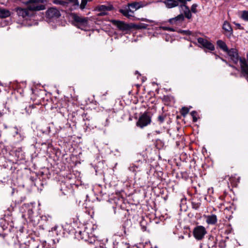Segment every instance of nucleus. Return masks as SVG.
Returning a JSON list of instances; mask_svg holds the SVG:
<instances>
[{
    "mask_svg": "<svg viewBox=\"0 0 248 248\" xmlns=\"http://www.w3.org/2000/svg\"><path fill=\"white\" fill-rule=\"evenodd\" d=\"M43 2V0H29L27 3V8L18 7L16 9V11L19 16L26 18L30 16L29 11H34L45 9V6L42 4Z\"/></svg>",
    "mask_w": 248,
    "mask_h": 248,
    "instance_id": "obj_1",
    "label": "nucleus"
},
{
    "mask_svg": "<svg viewBox=\"0 0 248 248\" xmlns=\"http://www.w3.org/2000/svg\"><path fill=\"white\" fill-rule=\"evenodd\" d=\"M230 60L234 63L237 64L240 62L242 73H244L248 76V64L245 58L239 57L238 51L235 48H231L227 52Z\"/></svg>",
    "mask_w": 248,
    "mask_h": 248,
    "instance_id": "obj_2",
    "label": "nucleus"
},
{
    "mask_svg": "<svg viewBox=\"0 0 248 248\" xmlns=\"http://www.w3.org/2000/svg\"><path fill=\"white\" fill-rule=\"evenodd\" d=\"M132 6L131 3H128L120 9L119 12L127 18L132 19L134 17V12L137 11Z\"/></svg>",
    "mask_w": 248,
    "mask_h": 248,
    "instance_id": "obj_3",
    "label": "nucleus"
},
{
    "mask_svg": "<svg viewBox=\"0 0 248 248\" xmlns=\"http://www.w3.org/2000/svg\"><path fill=\"white\" fill-rule=\"evenodd\" d=\"M132 6L131 3H128L120 9L119 12L127 18L132 19L134 17V12L137 11Z\"/></svg>",
    "mask_w": 248,
    "mask_h": 248,
    "instance_id": "obj_4",
    "label": "nucleus"
},
{
    "mask_svg": "<svg viewBox=\"0 0 248 248\" xmlns=\"http://www.w3.org/2000/svg\"><path fill=\"white\" fill-rule=\"evenodd\" d=\"M151 122V118L149 115V112H145L140 116L138 121L137 122L136 125L137 126L140 128L148 125Z\"/></svg>",
    "mask_w": 248,
    "mask_h": 248,
    "instance_id": "obj_5",
    "label": "nucleus"
},
{
    "mask_svg": "<svg viewBox=\"0 0 248 248\" xmlns=\"http://www.w3.org/2000/svg\"><path fill=\"white\" fill-rule=\"evenodd\" d=\"M191 0H166L164 3L168 8H172L176 6H179L183 8L185 4H186L187 1Z\"/></svg>",
    "mask_w": 248,
    "mask_h": 248,
    "instance_id": "obj_6",
    "label": "nucleus"
},
{
    "mask_svg": "<svg viewBox=\"0 0 248 248\" xmlns=\"http://www.w3.org/2000/svg\"><path fill=\"white\" fill-rule=\"evenodd\" d=\"M207 233L205 228L202 226L196 227L193 231L194 237L198 240L202 239Z\"/></svg>",
    "mask_w": 248,
    "mask_h": 248,
    "instance_id": "obj_7",
    "label": "nucleus"
},
{
    "mask_svg": "<svg viewBox=\"0 0 248 248\" xmlns=\"http://www.w3.org/2000/svg\"><path fill=\"white\" fill-rule=\"evenodd\" d=\"M61 16L59 11L54 8H50L47 9V22L54 21Z\"/></svg>",
    "mask_w": 248,
    "mask_h": 248,
    "instance_id": "obj_8",
    "label": "nucleus"
},
{
    "mask_svg": "<svg viewBox=\"0 0 248 248\" xmlns=\"http://www.w3.org/2000/svg\"><path fill=\"white\" fill-rule=\"evenodd\" d=\"M113 9V5L109 3L99 5L97 7V10L99 12L98 14V16H103L107 15L108 14V12L112 10Z\"/></svg>",
    "mask_w": 248,
    "mask_h": 248,
    "instance_id": "obj_9",
    "label": "nucleus"
},
{
    "mask_svg": "<svg viewBox=\"0 0 248 248\" xmlns=\"http://www.w3.org/2000/svg\"><path fill=\"white\" fill-rule=\"evenodd\" d=\"M197 41L201 47L207 49L210 51L215 50L214 45L207 40L200 37L198 38Z\"/></svg>",
    "mask_w": 248,
    "mask_h": 248,
    "instance_id": "obj_10",
    "label": "nucleus"
},
{
    "mask_svg": "<svg viewBox=\"0 0 248 248\" xmlns=\"http://www.w3.org/2000/svg\"><path fill=\"white\" fill-rule=\"evenodd\" d=\"M76 236L85 241L91 243V239L92 234L89 233L87 229H85L83 231H79L76 232Z\"/></svg>",
    "mask_w": 248,
    "mask_h": 248,
    "instance_id": "obj_11",
    "label": "nucleus"
},
{
    "mask_svg": "<svg viewBox=\"0 0 248 248\" xmlns=\"http://www.w3.org/2000/svg\"><path fill=\"white\" fill-rule=\"evenodd\" d=\"M112 23L121 31H127L131 28V27L128 24L125 23L123 21L114 20L112 21Z\"/></svg>",
    "mask_w": 248,
    "mask_h": 248,
    "instance_id": "obj_12",
    "label": "nucleus"
},
{
    "mask_svg": "<svg viewBox=\"0 0 248 248\" xmlns=\"http://www.w3.org/2000/svg\"><path fill=\"white\" fill-rule=\"evenodd\" d=\"M222 29L224 30V34L230 38L233 33V30L230 23L227 21H224Z\"/></svg>",
    "mask_w": 248,
    "mask_h": 248,
    "instance_id": "obj_13",
    "label": "nucleus"
},
{
    "mask_svg": "<svg viewBox=\"0 0 248 248\" xmlns=\"http://www.w3.org/2000/svg\"><path fill=\"white\" fill-rule=\"evenodd\" d=\"M34 203H25L22 206V208L24 209L25 212L27 213L28 218L30 219L31 218L33 213V209L34 207Z\"/></svg>",
    "mask_w": 248,
    "mask_h": 248,
    "instance_id": "obj_14",
    "label": "nucleus"
},
{
    "mask_svg": "<svg viewBox=\"0 0 248 248\" xmlns=\"http://www.w3.org/2000/svg\"><path fill=\"white\" fill-rule=\"evenodd\" d=\"M205 218L206 222L209 225H214L217 222V216L214 214L205 216Z\"/></svg>",
    "mask_w": 248,
    "mask_h": 248,
    "instance_id": "obj_15",
    "label": "nucleus"
},
{
    "mask_svg": "<svg viewBox=\"0 0 248 248\" xmlns=\"http://www.w3.org/2000/svg\"><path fill=\"white\" fill-rule=\"evenodd\" d=\"M208 248H218L217 245V239L214 236H210L207 242Z\"/></svg>",
    "mask_w": 248,
    "mask_h": 248,
    "instance_id": "obj_16",
    "label": "nucleus"
},
{
    "mask_svg": "<svg viewBox=\"0 0 248 248\" xmlns=\"http://www.w3.org/2000/svg\"><path fill=\"white\" fill-rule=\"evenodd\" d=\"M74 20L79 25L84 26L87 24V20L85 17H82L78 16H74Z\"/></svg>",
    "mask_w": 248,
    "mask_h": 248,
    "instance_id": "obj_17",
    "label": "nucleus"
},
{
    "mask_svg": "<svg viewBox=\"0 0 248 248\" xmlns=\"http://www.w3.org/2000/svg\"><path fill=\"white\" fill-rule=\"evenodd\" d=\"M184 20V16L182 14H180L174 18L169 19V22L172 24L178 25Z\"/></svg>",
    "mask_w": 248,
    "mask_h": 248,
    "instance_id": "obj_18",
    "label": "nucleus"
},
{
    "mask_svg": "<svg viewBox=\"0 0 248 248\" xmlns=\"http://www.w3.org/2000/svg\"><path fill=\"white\" fill-rule=\"evenodd\" d=\"M217 45L221 50L225 52H227L229 50L226 44L221 40H217Z\"/></svg>",
    "mask_w": 248,
    "mask_h": 248,
    "instance_id": "obj_19",
    "label": "nucleus"
},
{
    "mask_svg": "<svg viewBox=\"0 0 248 248\" xmlns=\"http://www.w3.org/2000/svg\"><path fill=\"white\" fill-rule=\"evenodd\" d=\"M10 15L11 12L9 10L4 8H0V18H6L10 16Z\"/></svg>",
    "mask_w": 248,
    "mask_h": 248,
    "instance_id": "obj_20",
    "label": "nucleus"
},
{
    "mask_svg": "<svg viewBox=\"0 0 248 248\" xmlns=\"http://www.w3.org/2000/svg\"><path fill=\"white\" fill-rule=\"evenodd\" d=\"M184 10L185 16L187 19H190L192 17V14L188 6L185 4L183 8H182Z\"/></svg>",
    "mask_w": 248,
    "mask_h": 248,
    "instance_id": "obj_21",
    "label": "nucleus"
},
{
    "mask_svg": "<svg viewBox=\"0 0 248 248\" xmlns=\"http://www.w3.org/2000/svg\"><path fill=\"white\" fill-rule=\"evenodd\" d=\"M58 226L55 225L51 229V231H49L48 235L51 236H55L58 235V231H57Z\"/></svg>",
    "mask_w": 248,
    "mask_h": 248,
    "instance_id": "obj_22",
    "label": "nucleus"
},
{
    "mask_svg": "<svg viewBox=\"0 0 248 248\" xmlns=\"http://www.w3.org/2000/svg\"><path fill=\"white\" fill-rule=\"evenodd\" d=\"M130 3L133 5L132 6L136 10H137L144 6V5L142 4V3L141 1H134V2H130Z\"/></svg>",
    "mask_w": 248,
    "mask_h": 248,
    "instance_id": "obj_23",
    "label": "nucleus"
},
{
    "mask_svg": "<svg viewBox=\"0 0 248 248\" xmlns=\"http://www.w3.org/2000/svg\"><path fill=\"white\" fill-rule=\"evenodd\" d=\"M140 166L139 165H137L136 164H131L129 167V170L133 172H137L139 171Z\"/></svg>",
    "mask_w": 248,
    "mask_h": 248,
    "instance_id": "obj_24",
    "label": "nucleus"
},
{
    "mask_svg": "<svg viewBox=\"0 0 248 248\" xmlns=\"http://www.w3.org/2000/svg\"><path fill=\"white\" fill-rule=\"evenodd\" d=\"M33 108L32 105H29L28 107H26L24 110H23V111L22 113L23 114L26 113L27 114L29 115L30 114L31 112V109Z\"/></svg>",
    "mask_w": 248,
    "mask_h": 248,
    "instance_id": "obj_25",
    "label": "nucleus"
},
{
    "mask_svg": "<svg viewBox=\"0 0 248 248\" xmlns=\"http://www.w3.org/2000/svg\"><path fill=\"white\" fill-rule=\"evenodd\" d=\"M188 112L189 109L187 107H184L182 108L181 111V113L182 115L185 116L188 113Z\"/></svg>",
    "mask_w": 248,
    "mask_h": 248,
    "instance_id": "obj_26",
    "label": "nucleus"
},
{
    "mask_svg": "<svg viewBox=\"0 0 248 248\" xmlns=\"http://www.w3.org/2000/svg\"><path fill=\"white\" fill-rule=\"evenodd\" d=\"M179 32L184 35H189L192 34V32L189 30H180Z\"/></svg>",
    "mask_w": 248,
    "mask_h": 248,
    "instance_id": "obj_27",
    "label": "nucleus"
},
{
    "mask_svg": "<svg viewBox=\"0 0 248 248\" xmlns=\"http://www.w3.org/2000/svg\"><path fill=\"white\" fill-rule=\"evenodd\" d=\"M241 17L245 20L248 21V11H243Z\"/></svg>",
    "mask_w": 248,
    "mask_h": 248,
    "instance_id": "obj_28",
    "label": "nucleus"
},
{
    "mask_svg": "<svg viewBox=\"0 0 248 248\" xmlns=\"http://www.w3.org/2000/svg\"><path fill=\"white\" fill-rule=\"evenodd\" d=\"M197 114V113L196 111H192L191 112V115L193 118V121L194 122H196L197 121V118L196 117Z\"/></svg>",
    "mask_w": 248,
    "mask_h": 248,
    "instance_id": "obj_29",
    "label": "nucleus"
},
{
    "mask_svg": "<svg viewBox=\"0 0 248 248\" xmlns=\"http://www.w3.org/2000/svg\"><path fill=\"white\" fill-rule=\"evenodd\" d=\"M197 6H198V5L197 4H192L191 6V12H193V13H196L197 12Z\"/></svg>",
    "mask_w": 248,
    "mask_h": 248,
    "instance_id": "obj_30",
    "label": "nucleus"
},
{
    "mask_svg": "<svg viewBox=\"0 0 248 248\" xmlns=\"http://www.w3.org/2000/svg\"><path fill=\"white\" fill-rule=\"evenodd\" d=\"M200 203H196L194 202H192V208H193L195 210H197L200 207Z\"/></svg>",
    "mask_w": 248,
    "mask_h": 248,
    "instance_id": "obj_31",
    "label": "nucleus"
},
{
    "mask_svg": "<svg viewBox=\"0 0 248 248\" xmlns=\"http://www.w3.org/2000/svg\"><path fill=\"white\" fill-rule=\"evenodd\" d=\"M87 1L88 0H81V2L80 5V8L82 9H83L85 8L86 5L87 4Z\"/></svg>",
    "mask_w": 248,
    "mask_h": 248,
    "instance_id": "obj_32",
    "label": "nucleus"
},
{
    "mask_svg": "<svg viewBox=\"0 0 248 248\" xmlns=\"http://www.w3.org/2000/svg\"><path fill=\"white\" fill-rule=\"evenodd\" d=\"M164 116L163 115H159L157 117V120L160 123H162L164 121Z\"/></svg>",
    "mask_w": 248,
    "mask_h": 248,
    "instance_id": "obj_33",
    "label": "nucleus"
},
{
    "mask_svg": "<svg viewBox=\"0 0 248 248\" xmlns=\"http://www.w3.org/2000/svg\"><path fill=\"white\" fill-rule=\"evenodd\" d=\"M163 29L164 30L170 31H175L173 28H170V27H163Z\"/></svg>",
    "mask_w": 248,
    "mask_h": 248,
    "instance_id": "obj_34",
    "label": "nucleus"
},
{
    "mask_svg": "<svg viewBox=\"0 0 248 248\" xmlns=\"http://www.w3.org/2000/svg\"><path fill=\"white\" fill-rule=\"evenodd\" d=\"M140 29H146L147 28V25L144 24H141L140 25H139V27Z\"/></svg>",
    "mask_w": 248,
    "mask_h": 248,
    "instance_id": "obj_35",
    "label": "nucleus"
},
{
    "mask_svg": "<svg viewBox=\"0 0 248 248\" xmlns=\"http://www.w3.org/2000/svg\"><path fill=\"white\" fill-rule=\"evenodd\" d=\"M227 65H228L229 66L231 67H232L233 68H235V67L234 66H232V65L231 64L229 63L226 60L223 59H221Z\"/></svg>",
    "mask_w": 248,
    "mask_h": 248,
    "instance_id": "obj_36",
    "label": "nucleus"
},
{
    "mask_svg": "<svg viewBox=\"0 0 248 248\" xmlns=\"http://www.w3.org/2000/svg\"><path fill=\"white\" fill-rule=\"evenodd\" d=\"M108 123H108V119H106V123L104 125H105V126H108Z\"/></svg>",
    "mask_w": 248,
    "mask_h": 248,
    "instance_id": "obj_37",
    "label": "nucleus"
},
{
    "mask_svg": "<svg viewBox=\"0 0 248 248\" xmlns=\"http://www.w3.org/2000/svg\"><path fill=\"white\" fill-rule=\"evenodd\" d=\"M107 94V92H106L105 93H104V94H102V95H101V97L102 98V99H105V98L104 97V96L105 95H106Z\"/></svg>",
    "mask_w": 248,
    "mask_h": 248,
    "instance_id": "obj_38",
    "label": "nucleus"
},
{
    "mask_svg": "<svg viewBox=\"0 0 248 248\" xmlns=\"http://www.w3.org/2000/svg\"><path fill=\"white\" fill-rule=\"evenodd\" d=\"M242 74L244 75V76L246 78V79H247L248 81V76L246 75L244 73H242Z\"/></svg>",
    "mask_w": 248,
    "mask_h": 248,
    "instance_id": "obj_39",
    "label": "nucleus"
},
{
    "mask_svg": "<svg viewBox=\"0 0 248 248\" xmlns=\"http://www.w3.org/2000/svg\"><path fill=\"white\" fill-rule=\"evenodd\" d=\"M247 62L248 63V53L247 54Z\"/></svg>",
    "mask_w": 248,
    "mask_h": 248,
    "instance_id": "obj_40",
    "label": "nucleus"
},
{
    "mask_svg": "<svg viewBox=\"0 0 248 248\" xmlns=\"http://www.w3.org/2000/svg\"><path fill=\"white\" fill-rule=\"evenodd\" d=\"M142 230L143 231H145V230H146V228H145V226H143V227H142Z\"/></svg>",
    "mask_w": 248,
    "mask_h": 248,
    "instance_id": "obj_41",
    "label": "nucleus"
},
{
    "mask_svg": "<svg viewBox=\"0 0 248 248\" xmlns=\"http://www.w3.org/2000/svg\"><path fill=\"white\" fill-rule=\"evenodd\" d=\"M142 21H149V22H151V21L149 20H147L146 19H142Z\"/></svg>",
    "mask_w": 248,
    "mask_h": 248,
    "instance_id": "obj_42",
    "label": "nucleus"
},
{
    "mask_svg": "<svg viewBox=\"0 0 248 248\" xmlns=\"http://www.w3.org/2000/svg\"><path fill=\"white\" fill-rule=\"evenodd\" d=\"M70 2H74L76 0H68Z\"/></svg>",
    "mask_w": 248,
    "mask_h": 248,
    "instance_id": "obj_43",
    "label": "nucleus"
},
{
    "mask_svg": "<svg viewBox=\"0 0 248 248\" xmlns=\"http://www.w3.org/2000/svg\"><path fill=\"white\" fill-rule=\"evenodd\" d=\"M123 227L124 228V233H126L125 229L124 226H123Z\"/></svg>",
    "mask_w": 248,
    "mask_h": 248,
    "instance_id": "obj_44",
    "label": "nucleus"
},
{
    "mask_svg": "<svg viewBox=\"0 0 248 248\" xmlns=\"http://www.w3.org/2000/svg\"><path fill=\"white\" fill-rule=\"evenodd\" d=\"M203 248V245L202 244H201L200 245V248Z\"/></svg>",
    "mask_w": 248,
    "mask_h": 248,
    "instance_id": "obj_45",
    "label": "nucleus"
},
{
    "mask_svg": "<svg viewBox=\"0 0 248 248\" xmlns=\"http://www.w3.org/2000/svg\"><path fill=\"white\" fill-rule=\"evenodd\" d=\"M135 74H138V71H136Z\"/></svg>",
    "mask_w": 248,
    "mask_h": 248,
    "instance_id": "obj_46",
    "label": "nucleus"
},
{
    "mask_svg": "<svg viewBox=\"0 0 248 248\" xmlns=\"http://www.w3.org/2000/svg\"><path fill=\"white\" fill-rule=\"evenodd\" d=\"M217 57H219L218 56L216 55V59H217Z\"/></svg>",
    "mask_w": 248,
    "mask_h": 248,
    "instance_id": "obj_47",
    "label": "nucleus"
}]
</instances>
